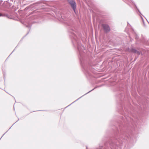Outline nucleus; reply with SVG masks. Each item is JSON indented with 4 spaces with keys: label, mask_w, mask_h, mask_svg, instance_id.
<instances>
[{
    "label": "nucleus",
    "mask_w": 149,
    "mask_h": 149,
    "mask_svg": "<svg viewBox=\"0 0 149 149\" xmlns=\"http://www.w3.org/2000/svg\"><path fill=\"white\" fill-rule=\"evenodd\" d=\"M102 26L103 27V28L104 30L106 32H108L110 31V28L108 25L106 24H103L102 25Z\"/></svg>",
    "instance_id": "obj_2"
},
{
    "label": "nucleus",
    "mask_w": 149,
    "mask_h": 149,
    "mask_svg": "<svg viewBox=\"0 0 149 149\" xmlns=\"http://www.w3.org/2000/svg\"><path fill=\"white\" fill-rule=\"evenodd\" d=\"M130 51L131 52L133 53H137L138 54H140L139 52L136 51V50L134 49H131L130 50Z\"/></svg>",
    "instance_id": "obj_3"
},
{
    "label": "nucleus",
    "mask_w": 149,
    "mask_h": 149,
    "mask_svg": "<svg viewBox=\"0 0 149 149\" xmlns=\"http://www.w3.org/2000/svg\"><path fill=\"white\" fill-rule=\"evenodd\" d=\"M2 15L1 14H0V16H1Z\"/></svg>",
    "instance_id": "obj_5"
},
{
    "label": "nucleus",
    "mask_w": 149,
    "mask_h": 149,
    "mask_svg": "<svg viewBox=\"0 0 149 149\" xmlns=\"http://www.w3.org/2000/svg\"><path fill=\"white\" fill-rule=\"evenodd\" d=\"M88 0V2L90 3V2H91V0Z\"/></svg>",
    "instance_id": "obj_4"
},
{
    "label": "nucleus",
    "mask_w": 149,
    "mask_h": 149,
    "mask_svg": "<svg viewBox=\"0 0 149 149\" xmlns=\"http://www.w3.org/2000/svg\"><path fill=\"white\" fill-rule=\"evenodd\" d=\"M68 2L73 9H75L76 5L74 0H68Z\"/></svg>",
    "instance_id": "obj_1"
},
{
    "label": "nucleus",
    "mask_w": 149,
    "mask_h": 149,
    "mask_svg": "<svg viewBox=\"0 0 149 149\" xmlns=\"http://www.w3.org/2000/svg\"><path fill=\"white\" fill-rule=\"evenodd\" d=\"M75 10H74V12H75Z\"/></svg>",
    "instance_id": "obj_6"
}]
</instances>
